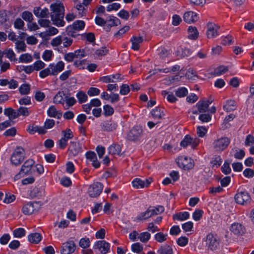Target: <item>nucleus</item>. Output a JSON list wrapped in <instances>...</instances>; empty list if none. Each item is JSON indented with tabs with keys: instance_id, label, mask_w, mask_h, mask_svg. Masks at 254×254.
I'll list each match as a JSON object with an SVG mask.
<instances>
[{
	"instance_id": "f257e3e1",
	"label": "nucleus",
	"mask_w": 254,
	"mask_h": 254,
	"mask_svg": "<svg viewBox=\"0 0 254 254\" xmlns=\"http://www.w3.org/2000/svg\"><path fill=\"white\" fill-rule=\"evenodd\" d=\"M50 16L53 24L58 27H63L65 24L64 21V7L62 2L58 1L50 5Z\"/></svg>"
},
{
	"instance_id": "f03ea898",
	"label": "nucleus",
	"mask_w": 254,
	"mask_h": 254,
	"mask_svg": "<svg viewBox=\"0 0 254 254\" xmlns=\"http://www.w3.org/2000/svg\"><path fill=\"white\" fill-rule=\"evenodd\" d=\"M34 164L35 161L33 159H28L24 162L21 166L19 173L14 176V181L18 180L24 176L30 174L32 168Z\"/></svg>"
},
{
	"instance_id": "7ed1b4c3",
	"label": "nucleus",
	"mask_w": 254,
	"mask_h": 254,
	"mask_svg": "<svg viewBox=\"0 0 254 254\" xmlns=\"http://www.w3.org/2000/svg\"><path fill=\"white\" fill-rule=\"evenodd\" d=\"M25 159V150L21 147H17L10 157L11 163L15 166H19Z\"/></svg>"
},
{
	"instance_id": "20e7f679",
	"label": "nucleus",
	"mask_w": 254,
	"mask_h": 254,
	"mask_svg": "<svg viewBox=\"0 0 254 254\" xmlns=\"http://www.w3.org/2000/svg\"><path fill=\"white\" fill-rule=\"evenodd\" d=\"M230 142L229 138L226 137H222L214 140L213 146L215 151L220 152L227 148Z\"/></svg>"
},
{
	"instance_id": "39448f33",
	"label": "nucleus",
	"mask_w": 254,
	"mask_h": 254,
	"mask_svg": "<svg viewBox=\"0 0 254 254\" xmlns=\"http://www.w3.org/2000/svg\"><path fill=\"white\" fill-rule=\"evenodd\" d=\"M206 246L208 250L211 251H215L218 249L219 247L220 242L217 237L212 234H208L205 239Z\"/></svg>"
},
{
	"instance_id": "423d86ee",
	"label": "nucleus",
	"mask_w": 254,
	"mask_h": 254,
	"mask_svg": "<svg viewBox=\"0 0 254 254\" xmlns=\"http://www.w3.org/2000/svg\"><path fill=\"white\" fill-rule=\"evenodd\" d=\"M143 130L141 127L135 126L132 127L127 134V138L128 140L136 141L139 140L142 134Z\"/></svg>"
},
{
	"instance_id": "0eeeda50",
	"label": "nucleus",
	"mask_w": 254,
	"mask_h": 254,
	"mask_svg": "<svg viewBox=\"0 0 254 254\" xmlns=\"http://www.w3.org/2000/svg\"><path fill=\"white\" fill-rule=\"evenodd\" d=\"M176 162L180 168L185 170H189L193 167L192 160L187 156L179 157L177 159Z\"/></svg>"
},
{
	"instance_id": "6e6552de",
	"label": "nucleus",
	"mask_w": 254,
	"mask_h": 254,
	"mask_svg": "<svg viewBox=\"0 0 254 254\" xmlns=\"http://www.w3.org/2000/svg\"><path fill=\"white\" fill-rule=\"evenodd\" d=\"M103 190V185L101 183L96 182L90 185L88 193L91 197H96L100 195Z\"/></svg>"
},
{
	"instance_id": "1a4fd4ad",
	"label": "nucleus",
	"mask_w": 254,
	"mask_h": 254,
	"mask_svg": "<svg viewBox=\"0 0 254 254\" xmlns=\"http://www.w3.org/2000/svg\"><path fill=\"white\" fill-rule=\"evenodd\" d=\"M220 27L212 22H209L207 24V37L209 39L214 38L219 35L218 30Z\"/></svg>"
},
{
	"instance_id": "9d476101",
	"label": "nucleus",
	"mask_w": 254,
	"mask_h": 254,
	"mask_svg": "<svg viewBox=\"0 0 254 254\" xmlns=\"http://www.w3.org/2000/svg\"><path fill=\"white\" fill-rule=\"evenodd\" d=\"M199 143V139L198 138H192L189 135H187L185 136L184 138L181 142L180 145L181 146L185 148L189 145H190L193 149L198 145Z\"/></svg>"
},
{
	"instance_id": "9b49d317",
	"label": "nucleus",
	"mask_w": 254,
	"mask_h": 254,
	"mask_svg": "<svg viewBox=\"0 0 254 254\" xmlns=\"http://www.w3.org/2000/svg\"><path fill=\"white\" fill-rule=\"evenodd\" d=\"M110 244L105 241H98L93 246L94 249L99 251L98 254H107L110 250Z\"/></svg>"
},
{
	"instance_id": "f8f14e48",
	"label": "nucleus",
	"mask_w": 254,
	"mask_h": 254,
	"mask_svg": "<svg viewBox=\"0 0 254 254\" xmlns=\"http://www.w3.org/2000/svg\"><path fill=\"white\" fill-rule=\"evenodd\" d=\"M39 209V206L38 203L29 202L23 205L22 211L25 215H30L37 212Z\"/></svg>"
},
{
	"instance_id": "ddd939ff",
	"label": "nucleus",
	"mask_w": 254,
	"mask_h": 254,
	"mask_svg": "<svg viewBox=\"0 0 254 254\" xmlns=\"http://www.w3.org/2000/svg\"><path fill=\"white\" fill-rule=\"evenodd\" d=\"M235 199L237 203L245 205L250 202L251 197L247 192L241 191L235 195Z\"/></svg>"
},
{
	"instance_id": "4468645a",
	"label": "nucleus",
	"mask_w": 254,
	"mask_h": 254,
	"mask_svg": "<svg viewBox=\"0 0 254 254\" xmlns=\"http://www.w3.org/2000/svg\"><path fill=\"white\" fill-rule=\"evenodd\" d=\"M151 182V178L146 179L143 180L139 178H136L132 182V184L134 188L138 189L148 187Z\"/></svg>"
},
{
	"instance_id": "2eb2a0df",
	"label": "nucleus",
	"mask_w": 254,
	"mask_h": 254,
	"mask_svg": "<svg viewBox=\"0 0 254 254\" xmlns=\"http://www.w3.org/2000/svg\"><path fill=\"white\" fill-rule=\"evenodd\" d=\"M102 130L106 132H111L115 130L117 127V124L111 120L105 121L100 125Z\"/></svg>"
},
{
	"instance_id": "dca6fc26",
	"label": "nucleus",
	"mask_w": 254,
	"mask_h": 254,
	"mask_svg": "<svg viewBox=\"0 0 254 254\" xmlns=\"http://www.w3.org/2000/svg\"><path fill=\"white\" fill-rule=\"evenodd\" d=\"M75 250V244L72 241L66 242L63 244L61 252L62 254H70Z\"/></svg>"
},
{
	"instance_id": "f3484780",
	"label": "nucleus",
	"mask_w": 254,
	"mask_h": 254,
	"mask_svg": "<svg viewBox=\"0 0 254 254\" xmlns=\"http://www.w3.org/2000/svg\"><path fill=\"white\" fill-rule=\"evenodd\" d=\"M230 231L234 235L241 236L245 234L246 229L241 223L235 222L231 225Z\"/></svg>"
},
{
	"instance_id": "a211bd4d",
	"label": "nucleus",
	"mask_w": 254,
	"mask_h": 254,
	"mask_svg": "<svg viewBox=\"0 0 254 254\" xmlns=\"http://www.w3.org/2000/svg\"><path fill=\"white\" fill-rule=\"evenodd\" d=\"M33 13L36 17L40 18H48L49 15V11L47 8H42L40 6L35 7L33 9Z\"/></svg>"
},
{
	"instance_id": "6ab92c4d",
	"label": "nucleus",
	"mask_w": 254,
	"mask_h": 254,
	"mask_svg": "<svg viewBox=\"0 0 254 254\" xmlns=\"http://www.w3.org/2000/svg\"><path fill=\"white\" fill-rule=\"evenodd\" d=\"M49 67L52 73V75H57L59 72L63 70L64 67V64L62 61H59L56 64H51Z\"/></svg>"
},
{
	"instance_id": "aec40b11",
	"label": "nucleus",
	"mask_w": 254,
	"mask_h": 254,
	"mask_svg": "<svg viewBox=\"0 0 254 254\" xmlns=\"http://www.w3.org/2000/svg\"><path fill=\"white\" fill-rule=\"evenodd\" d=\"M185 22L187 23H192L196 21L198 19L197 14L193 11L186 12L183 16Z\"/></svg>"
},
{
	"instance_id": "412c9836",
	"label": "nucleus",
	"mask_w": 254,
	"mask_h": 254,
	"mask_svg": "<svg viewBox=\"0 0 254 254\" xmlns=\"http://www.w3.org/2000/svg\"><path fill=\"white\" fill-rule=\"evenodd\" d=\"M130 41L131 43V49L134 51L139 49L140 44L143 41L142 36H133L131 38Z\"/></svg>"
},
{
	"instance_id": "4be33fe9",
	"label": "nucleus",
	"mask_w": 254,
	"mask_h": 254,
	"mask_svg": "<svg viewBox=\"0 0 254 254\" xmlns=\"http://www.w3.org/2000/svg\"><path fill=\"white\" fill-rule=\"evenodd\" d=\"M68 149L70 152L74 156L82 151V148L80 143L74 141L70 142Z\"/></svg>"
},
{
	"instance_id": "5701e85b",
	"label": "nucleus",
	"mask_w": 254,
	"mask_h": 254,
	"mask_svg": "<svg viewBox=\"0 0 254 254\" xmlns=\"http://www.w3.org/2000/svg\"><path fill=\"white\" fill-rule=\"evenodd\" d=\"M211 102L208 100H200L196 104L198 112L204 113L206 112L208 109L209 104Z\"/></svg>"
},
{
	"instance_id": "b1692460",
	"label": "nucleus",
	"mask_w": 254,
	"mask_h": 254,
	"mask_svg": "<svg viewBox=\"0 0 254 254\" xmlns=\"http://www.w3.org/2000/svg\"><path fill=\"white\" fill-rule=\"evenodd\" d=\"M47 114L49 117L60 119L62 116V113L60 111L57 110L55 106H51L47 111Z\"/></svg>"
},
{
	"instance_id": "393cba45",
	"label": "nucleus",
	"mask_w": 254,
	"mask_h": 254,
	"mask_svg": "<svg viewBox=\"0 0 254 254\" xmlns=\"http://www.w3.org/2000/svg\"><path fill=\"white\" fill-rule=\"evenodd\" d=\"M188 31L189 39L195 40L198 38L199 32L195 27L189 26Z\"/></svg>"
},
{
	"instance_id": "a878e982",
	"label": "nucleus",
	"mask_w": 254,
	"mask_h": 254,
	"mask_svg": "<svg viewBox=\"0 0 254 254\" xmlns=\"http://www.w3.org/2000/svg\"><path fill=\"white\" fill-rule=\"evenodd\" d=\"M223 109L227 112L235 110L236 109V103L234 100H228L223 105Z\"/></svg>"
},
{
	"instance_id": "bb28decb",
	"label": "nucleus",
	"mask_w": 254,
	"mask_h": 254,
	"mask_svg": "<svg viewBox=\"0 0 254 254\" xmlns=\"http://www.w3.org/2000/svg\"><path fill=\"white\" fill-rule=\"evenodd\" d=\"M28 239L29 242L31 243L38 244L41 241L42 236L38 233H31L28 235Z\"/></svg>"
},
{
	"instance_id": "cd10ccee",
	"label": "nucleus",
	"mask_w": 254,
	"mask_h": 254,
	"mask_svg": "<svg viewBox=\"0 0 254 254\" xmlns=\"http://www.w3.org/2000/svg\"><path fill=\"white\" fill-rule=\"evenodd\" d=\"M109 153L112 155H120L121 152V147L119 144H114L108 148Z\"/></svg>"
},
{
	"instance_id": "c85d7f7f",
	"label": "nucleus",
	"mask_w": 254,
	"mask_h": 254,
	"mask_svg": "<svg viewBox=\"0 0 254 254\" xmlns=\"http://www.w3.org/2000/svg\"><path fill=\"white\" fill-rule=\"evenodd\" d=\"M151 113L152 117L156 119H161L165 115L163 110L160 108L152 110Z\"/></svg>"
},
{
	"instance_id": "c756f323",
	"label": "nucleus",
	"mask_w": 254,
	"mask_h": 254,
	"mask_svg": "<svg viewBox=\"0 0 254 254\" xmlns=\"http://www.w3.org/2000/svg\"><path fill=\"white\" fill-rule=\"evenodd\" d=\"M161 94L164 98H166L167 101L169 102L174 103L177 100V98L175 97L172 92L166 91H162Z\"/></svg>"
},
{
	"instance_id": "7c9ffc66",
	"label": "nucleus",
	"mask_w": 254,
	"mask_h": 254,
	"mask_svg": "<svg viewBox=\"0 0 254 254\" xmlns=\"http://www.w3.org/2000/svg\"><path fill=\"white\" fill-rule=\"evenodd\" d=\"M159 254H173L172 248L168 245L161 246L157 251Z\"/></svg>"
},
{
	"instance_id": "2f4dec72",
	"label": "nucleus",
	"mask_w": 254,
	"mask_h": 254,
	"mask_svg": "<svg viewBox=\"0 0 254 254\" xmlns=\"http://www.w3.org/2000/svg\"><path fill=\"white\" fill-rule=\"evenodd\" d=\"M148 209H150L152 216L160 214L164 211V207L161 205L156 207H149Z\"/></svg>"
},
{
	"instance_id": "473e14b6",
	"label": "nucleus",
	"mask_w": 254,
	"mask_h": 254,
	"mask_svg": "<svg viewBox=\"0 0 254 254\" xmlns=\"http://www.w3.org/2000/svg\"><path fill=\"white\" fill-rule=\"evenodd\" d=\"M65 94L64 92H59L54 97V103L56 104H64V96H65Z\"/></svg>"
},
{
	"instance_id": "72a5a7b5",
	"label": "nucleus",
	"mask_w": 254,
	"mask_h": 254,
	"mask_svg": "<svg viewBox=\"0 0 254 254\" xmlns=\"http://www.w3.org/2000/svg\"><path fill=\"white\" fill-rule=\"evenodd\" d=\"M152 217L148 208L143 212L141 213L136 217V220L138 221L145 220Z\"/></svg>"
},
{
	"instance_id": "f704fd0d",
	"label": "nucleus",
	"mask_w": 254,
	"mask_h": 254,
	"mask_svg": "<svg viewBox=\"0 0 254 254\" xmlns=\"http://www.w3.org/2000/svg\"><path fill=\"white\" fill-rule=\"evenodd\" d=\"M85 24V22L82 20H76L74 21L72 24L70 26L74 28L75 30L78 31L82 30L84 28Z\"/></svg>"
},
{
	"instance_id": "c9c22d12",
	"label": "nucleus",
	"mask_w": 254,
	"mask_h": 254,
	"mask_svg": "<svg viewBox=\"0 0 254 254\" xmlns=\"http://www.w3.org/2000/svg\"><path fill=\"white\" fill-rule=\"evenodd\" d=\"M32 60V56L28 53L22 54L19 58V63H29L31 62Z\"/></svg>"
},
{
	"instance_id": "e433bc0d",
	"label": "nucleus",
	"mask_w": 254,
	"mask_h": 254,
	"mask_svg": "<svg viewBox=\"0 0 254 254\" xmlns=\"http://www.w3.org/2000/svg\"><path fill=\"white\" fill-rule=\"evenodd\" d=\"M190 214L188 212H180L173 215L174 220L181 221L185 220L189 218Z\"/></svg>"
},
{
	"instance_id": "4c0bfd02",
	"label": "nucleus",
	"mask_w": 254,
	"mask_h": 254,
	"mask_svg": "<svg viewBox=\"0 0 254 254\" xmlns=\"http://www.w3.org/2000/svg\"><path fill=\"white\" fill-rule=\"evenodd\" d=\"M3 54L5 55L10 61H16L17 60L15 57V54L13 51L11 49H7L3 52Z\"/></svg>"
},
{
	"instance_id": "58836bf2",
	"label": "nucleus",
	"mask_w": 254,
	"mask_h": 254,
	"mask_svg": "<svg viewBox=\"0 0 254 254\" xmlns=\"http://www.w3.org/2000/svg\"><path fill=\"white\" fill-rule=\"evenodd\" d=\"M76 8L78 10V14L82 17L85 15L87 11V6L82 3H78L76 6Z\"/></svg>"
},
{
	"instance_id": "ea45409f",
	"label": "nucleus",
	"mask_w": 254,
	"mask_h": 254,
	"mask_svg": "<svg viewBox=\"0 0 254 254\" xmlns=\"http://www.w3.org/2000/svg\"><path fill=\"white\" fill-rule=\"evenodd\" d=\"M78 31L75 30L71 26L69 25L66 28V32L69 36H71L73 38H76L77 36L80 35L78 33Z\"/></svg>"
},
{
	"instance_id": "a19ab883",
	"label": "nucleus",
	"mask_w": 254,
	"mask_h": 254,
	"mask_svg": "<svg viewBox=\"0 0 254 254\" xmlns=\"http://www.w3.org/2000/svg\"><path fill=\"white\" fill-rule=\"evenodd\" d=\"M76 97L79 103H84L88 99L87 95L82 91H80L76 94Z\"/></svg>"
},
{
	"instance_id": "79ce46f5",
	"label": "nucleus",
	"mask_w": 254,
	"mask_h": 254,
	"mask_svg": "<svg viewBox=\"0 0 254 254\" xmlns=\"http://www.w3.org/2000/svg\"><path fill=\"white\" fill-rule=\"evenodd\" d=\"M151 235L149 233L147 232H144L141 233L138 235V238L139 240L144 243H147L150 239Z\"/></svg>"
},
{
	"instance_id": "37998d69",
	"label": "nucleus",
	"mask_w": 254,
	"mask_h": 254,
	"mask_svg": "<svg viewBox=\"0 0 254 254\" xmlns=\"http://www.w3.org/2000/svg\"><path fill=\"white\" fill-rule=\"evenodd\" d=\"M106 21L111 27L117 26L120 23V20L116 17L113 16H109Z\"/></svg>"
},
{
	"instance_id": "c03bdc74",
	"label": "nucleus",
	"mask_w": 254,
	"mask_h": 254,
	"mask_svg": "<svg viewBox=\"0 0 254 254\" xmlns=\"http://www.w3.org/2000/svg\"><path fill=\"white\" fill-rule=\"evenodd\" d=\"M15 44V48L18 52H23L26 50V45L23 41H17Z\"/></svg>"
},
{
	"instance_id": "a18cd8bd",
	"label": "nucleus",
	"mask_w": 254,
	"mask_h": 254,
	"mask_svg": "<svg viewBox=\"0 0 254 254\" xmlns=\"http://www.w3.org/2000/svg\"><path fill=\"white\" fill-rule=\"evenodd\" d=\"M62 134L63 136V138L67 141L73 137L72 131L69 128H67L64 130H63L62 131Z\"/></svg>"
},
{
	"instance_id": "49530a36",
	"label": "nucleus",
	"mask_w": 254,
	"mask_h": 254,
	"mask_svg": "<svg viewBox=\"0 0 254 254\" xmlns=\"http://www.w3.org/2000/svg\"><path fill=\"white\" fill-rule=\"evenodd\" d=\"M108 52V50L105 47L97 49L95 51L94 57L96 58L106 55Z\"/></svg>"
},
{
	"instance_id": "de8ad7c7",
	"label": "nucleus",
	"mask_w": 254,
	"mask_h": 254,
	"mask_svg": "<svg viewBox=\"0 0 254 254\" xmlns=\"http://www.w3.org/2000/svg\"><path fill=\"white\" fill-rule=\"evenodd\" d=\"M25 230L22 228L16 229L13 232V236L15 238H21L25 235Z\"/></svg>"
},
{
	"instance_id": "09e8293b",
	"label": "nucleus",
	"mask_w": 254,
	"mask_h": 254,
	"mask_svg": "<svg viewBox=\"0 0 254 254\" xmlns=\"http://www.w3.org/2000/svg\"><path fill=\"white\" fill-rule=\"evenodd\" d=\"M228 69V67L225 66H220L216 68L214 72V75L216 76H219L227 72Z\"/></svg>"
},
{
	"instance_id": "8fccbe9b",
	"label": "nucleus",
	"mask_w": 254,
	"mask_h": 254,
	"mask_svg": "<svg viewBox=\"0 0 254 254\" xmlns=\"http://www.w3.org/2000/svg\"><path fill=\"white\" fill-rule=\"evenodd\" d=\"M188 93V90L185 87L179 88L176 91V96L180 98L186 96Z\"/></svg>"
},
{
	"instance_id": "3c124183",
	"label": "nucleus",
	"mask_w": 254,
	"mask_h": 254,
	"mask_svg": "<svg viewBox=\"0 0 254 254\" xmlns=\"http://www.w3.org/2000/svg\"><path fill=\"white\" fill-rule=\"evenodd\" d=\"M79 245L80 247L83 249H86L90 246V242L88 238H82L79 242Z\"/></svg>"
},
{
	"instance_id": "603ef678",
	"label": "nucleus",
	"mask_w": 254,
	"mask_h": 254,
	"mask_svg": "<svg viewBox=\"0 0 254 254\" xmlns=\"http://www.w3.org/2000/svg\"><path fill=\"white\" fill-rule=\"evenodd\" d=\"M21 16L24 20L28 22H31L33 20L32 13L28 11L23 12Z\"/></svg>"
},
{
	"instance_id": "864d4df0",
	"label": "nucleus",
	"mask_w": 254,
	"mask_h": 254,
	"mask_svg": "<svg viewBox=\"0 0 254 254\" xmlns=\"http://www.w3.org/2000/svg\"><path fill=\"white\" fill-rule=\"evenodd\" d=\"M167 236V234L165 235L162 232H159L155 235V239L157 242L162 243L166 240Z\"/></svg>"
},
{
	"instance_id": "5fc2aeb1",
	"label": "nucleus",
	"mask_w": 254,
	"mask_h": 254,
	"mask_svg": "<svg viewBox=\"0 0 254 254\" xmlns=\"http://www.w3.org/2000/svg\"><path fill=\"white\" fill-rule=\"evenodd\" d=\"M19 92L21 94L26 95L29 93L30 86L27 84H22L19 89Z\"/></svg>"
},
{
	"instance_id": "6e6d98bb",
	"label": "nucleus",
	"mask_w": 254,
	"mask_h": 254,
	"mask_svg": "<svg viewBox=\"0 0 254 254\" xmlns=\"http://www.w3.org/2000/svg\"><path fill=\"white\" fill-rule=\"evenodd\" d=\"M82 39H86L88 41L90 42H93L95 40V35L93 33H88L87 34H84L81 35Z\"/></svg>"
},
{
	"instance_id": "4d7b16f0",
	"label": "nucleus",
	"mask_w": 254,
	"mask_h": 254,
	"mask_svg": "<svg viewBox=\"0 0 254 254\" xmlns=\"http://www.w3.org/2000/svg\"><path fill=\"white\" fill-rule=\"evenodd\" d=\"M32 65L34 70L38 71L43 68L45 66V64L41 61H38L35 62Z\"/></svg>"
},
{
	"instance_id": "13d9d810",
	"label": "nucleus",
	"mask_w": 254,
	"mask_h": 254,
	"mask_svg": "<svg viewBox=\"0 0 254 254\" xmlns=\"http://www.w3.org/2000/svg\"><path fill=\"white\" fill-rule=\"evenodd\" d=\"M131 250L132 252L139 253L142 251L143 247L139 243H136L132 245Z\"/></svg>"
},
{
	"instance_id": "bf43d9fd",
	"label": "nucleus",
	"mask_w": 254,
	"mask_h": 254,
	"mask_svg": "<svg viewBox=\"0 0 254 254\" xmlns=\"http://www.w3.org/2000/svg\"><path fill=\"white\" fill-rule=\"evenodd\" d=\"M38 23L41 27H49L51 24L50 21L46 18H40L38 20Z\"/></svg>"
},
{
	"instance_id": "052dcab7",
	"label": "nucleus",
	"mask_w": 254,
	"mask_h": 254,
	"mask_svg": "<svg viewBox=\"0 0 254 254\" xmlns=\"http://www.w3.org/2000/svg\"><path fill=\"white\" fill-rule=\"evenodd\" d=\"M75 58L81 59L87 55L85 51L83 49L76 50L74 52Z\"/></svg>"
},
{
	"instance_id": "680f3d73",
	"label": "nucleus",
	"mask_w": 254,
	"mask_h": 254,
	"mask_svg": "<svg viewBox=\"0 0 254 254\" xmlns=\"http://www.w3.org/2000/svg\"><path fill=\"white\" fill-rule=\"evenodd\" d=\"M221 170L225 174H229L231 173V169L230 167L229 163L225 162L221 167Z\"/></svg>"
},
{
	"instance_id": "e2e57ef3",
	"label": "nucleus",
	"mask_w": 254,
	"mask_h": 254,
	"mask_svg": "<svg viewBox=\"0 0 254 254\" xmlns=\"http://www.w3.org/2000/svg\"><path fill=\"white\" fill-rule=\"evenodd\" d=\"M8 20V16L6 10L0 11V24H2Z\"/></svg>"
},
{
	"instance_id": "0e129e2a",
	"label": "nucleus",
	"mask_w": 254,
	"mask_h": 254,
	"mask_svg": "<svg viewBox=\"0 0 254 254\" xmlns=\"http://www.w3.org/2000/svg\"><path fill=\"white\" fill-rule=\"evenodd\" d=\"M24 25L23 21L21 18H17L14 22V27L18 29H23Z\"/></svg>"
},
{
	"instance_id": "69168bd1",
	"label": "nucleus",
	"mask_w": 254,
	"mask_h": 254,
	"mask_svg": "<svg viewBox=\"0 0 254 254\" xmlns=\"http://www.w3.org/2000/svg\"><path fill=\"white\" fill-rule=\"evenodd\" d=\"M71 74L72 71L71 70H66L60 76L59 79L61 81H64L68 79Z\"/></svg>"
},
{
	"instance_id": "338daca9",
	"label": "nucleus",
	"mask_w": 254,
	"mask_h": 254,
	"mask_svg": "<svg viewBox=\"0 0 254 254\" xmlns=\"http://www.w3.org/2000/svg\"><path fill=\"white\" fill-rule=\"evenodd\" d=\"M245 145L252 146L254 144V137L251 134H249L247 136L245 141Z\"/></svg>"
},
{
	"instance_id": "774afa93",
	"label": "nucleus",
	"mask_w": 254,
	"mask_h": 254,
	"mask_svg": "<svg viewBox=\"0 0 254 254\" xmlns=\"http://www.w3.org/2000/svg\"><path fill=\"white\" fill-rule=\"evenodd\" d=\"M207 132V129L204 127H198L196 129V133L198 136L203 137Z\"/></svg>"
}]
</instances>
